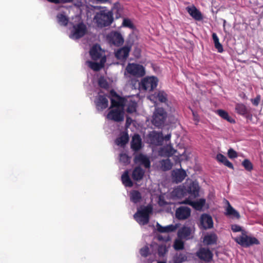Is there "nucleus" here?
<instances>
[{"mask_svg":"<svg viewBox=\"0 0 263 263\" xmlns=\"http://www.w3.org/2000/svg\"><path fill=\"white\" fill-rule=\"evenodd\" d=\"M243 117L250 121H251L253 118V116L249 110L247 112L246 115H244Z\"/></svg>","mask_w":263,"mask_h":263,"instance_id":"nucleus-60","label":"nucleus"},{"mask_svg":"<svg viewBox=\"0 0 263 263\" xmlns=\"http://www.w3.org/2000/svg\"><path fill=\"white\" fill-rule=\"evenodd\" d=\"M216 159L217 161L222 163L227 159V158L223 154L219 153L217 155Z\"/></svg>","mask_w":263,"mask_h":263,"instance_id":"nucleus-57","label":"nucleus"},{"mask_svg":"<svg viewBox=\"0 0 263 263\" xmlns=\"http://www.w3.org/2000/svg\"><path fill=\"white\" fill-rule=\"evenodd\" d=\"M172 167V163L169 159L163 160L161 162V168L164 171L170 170Z\"/></svg>","mask_w":263,"mask_h":263,"instance_id":"nucleus-45","label":"nucleus"},{"mask_svg":"<svg viewBox=\"0 0 263 263\" xmlns=\"http://www.w3.org/2000/svg\"><path fill=\"white\" fill-rule=\"evenodd\" d=\"M214 47L219 53H222L223 51L222 45L219 42L214 43Z\"/></svg>","mask_w":263,"mask_h":263,"instance_id":"nucleus-55","label":"nucleus"},{"mask_svg":"<svg viewBox=\"0 0 263 263\" xmlns=\"http://www.w3.org/2000/svg\"><path fill=\"white\" fill-rule=\"evenodd\" d=\"M149 248L145 246L140 250V253L141 256L146 257L149 254Z\"/></svg>","mask_w":263,"mask_h":263,"instance_id":"nucleus-52","label":"nucleus"},{"mask_svg":"<svg viewBox=\"0 0 263 263\" xmlns=\"http://www.w3.org/2000/svg\"><path fill=\"white\" fill-rule=\"evenodd\" d=\"M215 113L219 116L222 119L226 120L230 123H235V120L233 118H231L228 112L226 110L221 109H217L215 110Z\"/></svg>","mask_w":263,"mask_h":263,"instance_id":"nucleus-31","label":"nucleus"},{"mask_svg":"<svg viewBox=\"0 0 263 263\" xmlns=\"http://www.w3.org/2000/svg\"><path fill=\"white\" fill-rule=\"evenodd\" d=\"M193 199L187 200L185 203H187L192 206L195 210L197 211H202L203 207L206 203L205 199L203 198H200L196 200H193Z\"/></svg>","mask_w":263,"mask_h":263,"instance_id":"nucleus-18","label":"nucleus"},{"mask_svg":"<svg viewBox=\"0 0 263 263\" xmlns=\"http://www.w3.org/2000/svg\"><path fill=\"white\" fill-rule=\"evenodd\" d=\"M119 161L124 165H127L130 162V157L125 153H121L119 155Z\"/></svg>","mask_w":263,"mask_h":263,"instance_id":"nucleus-44","label":"nucleus"},{"mask_svg":"<svg viewBox=\"0 0 263 263\" xmlns=\"http://www.w3.org/2000/svg\"><path fill=\"white\" fill-rule=\"evenodd\" d=\"M95 102L98 110L102 111L108 107V99L104 95H99Z\"/></svg>","mask_w":263,"mask_h":263,"instance_id":"nucleus-17","label":"nucleus"},{"mask_svg":"<svg viewBox=\"0 0 263 263\" xmlns=\"http://www.w3.org/2000/svg\"><path fill=\"white\" fill-rule=\"evenodd\" d=\"M178 224H170L166 226H162L158 222L157 223L156 227L157 230L160 233H168L174 232L178 227Z\"/></svg>","mask_w":263,"mask_h":263,"instance_id":"nucleus-25","label":"nucleus"},{"mask_svg":"<svg viewBox=\"0 0 263 263\" xmlns=\"http://www.w3.org/2000/svg\"><path fill=\"white\" fill-rule=\"evenodd\" d=\"M114 13L109 11L106 7L97 12L93 20L98 26L101 28L109 26L114 21Z\"/></svg>","mask_w":263,"mask_h":263,"instance_id":"nucleus-2","label":"nucleus"},{"mask_svg":"<svg viewBox=\"0 0 263 263\" xmlns=\"http://www.w3.org/2000/svg\"><path fill=\"white\" fill-rule=\"evenodd\" d=\"M148 138L151 144L156 145L161 144L162 140L160 138V134L159 133L153 132L152 134L149 135Z\"/></svg>","mask_w":263,"mask_h":263,"instance_id":"nucleus-34","label":"nucleus"},{"mask_svg":"<svg viewBox=\"0 0 263 263\" xmlns=\"http://www.w3.org/2000/svg\"><path fill=\"white\" fill-rule=\"evenodd\" d=\"M214 223L212 216L207 213H203L200 217L199 227L203 230L210 229L213 228Z\"/></svg>","mask_w":263,"mask_h":263,"instance_id":"nucleus-11","label":"nucleus"},{"mask_svg":"<svg viewBox=\"0 0 263 263\" xmlns=\"http://www.w3.org/2000/svg\"><path fill=\"white\" fill-rule=\"evenodd\" d=\"M217 236L214 232L207 233L203 237V242L204 245L209 246L216 245L217 241Z\"/></svg>","mask_w":263,"mask_h":263,"instance_id":"nucleus-24","label":"nucleus"},{"mask_svg":"<svg viewBox=\"0 0 263 263\" xmlns=\"http://www.w3.org/2000/svg\"><path fill=\"white\" fill-rule=\"evenodd\" d=\"M80 22H83L80 14H75L74 16H72L71 17H69L67 16V25L68 23H69L73 27L76 24H77Z\"/></svg>","mask_w":263,"mask_h":263,"instance_id":"nucleus-39","label":"nucleus"},{"mask_svg":"<svg viewBox=\"0 0 263 263\" xmlns=\"http://www.w3.org/2000/svg\"><path fill=\"white\" fill-rule=\"evenodd\" d=\"M176 150L174 149L172 145H167L163 148H161L159 151L160 155L165 157H171L173 156Z\"/></svg>","mask_w":263,"mask_h":263,"instance_id":"nucleus-30","label":"nucleus"},{"mask_svg":"<svg viewBox=\"0 0 263 263\" xmlns=\"http://www.w3.org/2000/svg\"><path fill=\"white\" fill-rule=\"evenodd\" d=\"M75 6H77L78 7H79L81 11H82V9L80 8L81 7H85L86 15H87V17H91V16H92L91 11H93L94 12V11L96 10H99L100 9V7H99L98 6H91L90 7H89L88 6H85V5H83L81 2H80V3H79L78 4H76Z\"/></svg>","mask_w":263,"mask_h":263,"instance_id":"nucleus-36","label":"nucleus"},{"mask_svg":"<svg viewBox=\"0 0 263 263\" xmlns=\"http://www.w3.org/2000/svg\"><path fill=\"white\" fill-rule=\"evenodd\" d=\"M235 110L237 114L243 116L249 110L244 104L238 103L235 104Z\"/></svg>","mask_w":263,"mask_h":263,"instance_id":"nucleus-37","label":"nucleus"},{"mask_svg":"<svg viewBox=\"0 0 263 263\" xmlns=\"http://www.w3.org/2000/svg\"><path fill=\"white\" fill-rule=\"evenodd\" d=\"M198 257L204 261L210 262L213 258V253L209 248H201L197 252Z\"/></svg>","mask_w":263,"mask_h":263,"instance_id":"nucleus-14","label":"nucleus"},{"mask_svg":"<svg viewBox=\"0 0 263 263\" xmlns=\"http://www.w3.org/2000/svg\"><path fill=\"white\" fill-rule=\"evenodd\" d=\"M167 118L171 124H176L178 122V119L173 115H168Z\"/></svg>","mask_w":263,"mask_h":263,"instance_id":"nucleus-56","label":"nucleus"},{"mask_svg":"<svg viewBox=\"0 0 263 263\" xmlns=\"http://www.w3.org/2000/svg\"><path fill=\"white\" fill-rule=\"evenodd\" d=\"M122 26L124 27H128L130 29H134L135 26L131 21V20L129 18H124L122 22Z\"/></svg>","mask_w":263,"mask_h":263,"instance_id":"nucleus-51","label":"nucleus"},{"mask_svg":"<svg viewBox=\"0 0 263 263\" xmlns=\"http://www.w3.org/2000/svg\"><path fill=\"white\" fill-rule=\"evenodd\" d=\"M135 163H139L143 165L145 168H149L151 165V162L149 158L143 154H140L136 155L134 158Z\"/></svg>","mask_w":263,"mask_h":263,"instance_id":"nucleus-22","label":"nucleus"},{"mask_svg":"<svg viewBox=\"0 0 263 263\" xmlns=\"http://www.w3.org/2000/svg\"><path fill=\"white\" fill-rule=\"evenodd\" d=\"M158 79L155 76H147L141 79V91H152L157 86Z\"/></svg>","mask_w":263,"mask_h":263,"instance_id":"nucleus-5","label":"nucleus"},{"mask_svg":"<svg viewBox=\"0 0 263 263\" xmlns=\"http://www.w3.org/2000/svg\"><path fill=\"white\" fill-rule=\"evenodd\" d=\"M174 248L176 250H181L184 249V243L181 240H176L174 243Z\"/></svg>","mask_w":263,"mask_h":263,"instance_id":"nucleus-49","label":"nucleus"},{"mask_svg":"<svg viewBox=\"0 0 263 263\" xmlns=\"http://www.w3.org/2000/svg\"><path fill=\"white\" fill-rule=\"evenodd\" d=\"M228 156L230 159H235L238 157L237 153L232 148L229 149Z\"/></svg>","mask_w":263,"mask_h":263,"instance_id":"nucleus-53","label":"nucleus"},{"mask_svg":"<svg viewBox=\"0 0 263 263\" xmlns=\"http://www.w3.org/2000/svg\"><path fill=\"white\" fill-rule=\"evenodd\" d=\"M191 210L186 206H180L176 209L175 216L179 220H184L191 216Z\"/></svg>","mask_w":263,"mask_h":263,"instance_id":"nucleus-13","label":"nucleus"},{"mask_svg":"<svg viewBox=\"0 0 263 263\" xmlns=\"http://www.w3.org/2000/svg\"><path fill=\"white\" fill-rule=\"evenodd\" d=\"M231 229L233 232H241V236H243V235L246 233L245 230H244L241 226L236 224H231Z\"/></svg>","mask_w":263,"mask_h":263,"instance_id":"nucleus-47","label":"nucleus"},{"mask_svg":"<svg viewBox=\"0 0 263 263\" xmlns=\"http://www.w3.org/2000/svg\"><path fill=\"white\" fill-rule=\"evenodd\" d=\"M124 9L123 6L119 2H116L114 3L111 10L115 14L116 19H118L121 17V13Z\"/></svg>","mask_w":263,"mask_h":263,"instance_id":"nucleus-27","label":"nucleus"},{"mask_svg":"<svg viewBox=\"0 0 263 263\" xmlns=\"http://www.w3.org/2000/svg\"><path fill=\"white\" fill-rule=\"evenodd\" d=\"M154 97L161 103H164L169 106L167 100V95L164 90H158L154 94Z\"/></svg>","mask_w":263,"mask_h":263,"instance_id":"nucleus-28","label":"nucleus"},{"mask_svg":"<svg viewBox=\"0 0 263 263\" xmlns=\"http://www.w3.org/2000/svg\"><path fill=\"white\" fill-rule=\"evenodd\" d=\"M178 236L180 239L188 240L193 237L192 235V229L190 227L183 226L178 231Z\"/></svg>","mask_w":263,"mask_h":263,"instance_id":"nucleus-19","label":"nucleus"},{"mask_svg":"<svg viewBox=\"0 0 263 263\" xmlns=\"http://www.w3.org/2000/svg\"><path fill=\"white\" fill-rule=\"evenodd\" d=\"M101 47L99 45H93L90 49L89 54L91 58L95 61L99 60L101 57L100 50Z\"/></svg>","mask_w":263,"mask_h":263,"instance_id":"nucleus-26","label":"nucleus"},{"mask_svg":"<svg viewBox=\"0 0 263 263\" xmlns=\"http://www.w3.org/2000/svg\"><path fill=\"white\" fill-rule=\"evenodd\" d=\"M200 186L196 181L186 180L182 185L175 187L171 194L172 198L180 199L187 196L186 199H194L199 196Z\"/></svg>","mask_w":263,"mask_h":263,"instance_id":"nucleus-1","label":"nucleus"},{"mask_svg":"<svg viewBox=\"0 0 263 263\" xmlns=\"http://www.w3.org/2000/svg\"><path fill=\"white\" fill-rule=\"evenodd\" d=\"M129 136L127 133L125 132L122 135L117 138L115 140L116 144L121 147H124L128 142Z\"/></svg>","mask_w":263,"mask_h":263,"instance_id":"nucleus-33","label":"nucleus"},{"mask_svg":"<svg viewBox=\"0 0 263 263\" xmlns=\"http://www.w3.org/2000/svg\"><path fill=\"white\" fill-rule=\"evenodd\" d=\"M227 202L228 205L227 208V212L226 213V215L232 218H236L237 219H239L240 218L239 213L231 205L228 201H227Z\"/></svg>","mask_w":263,"mask_h":263,"instance_id":"nucleus-32","label":"nucleus"},{"mask_svg":"<svg viewBox=\"0 0 263 263\" xmlns=\"http://www.w3.org/2000/svg\"><path fill=\"white\" fill-rule=\"evenodd\" d=\"M99 86L103 88H107L109 86L108 83L106 80L103 77H101L98 80Z\"/></svg>","mask_w":263,"mask_h":263,"instance_id":"nucleus-48","label":"nucleus"},{"mask_svg":"<svg viewBox=\"0 0 263 263\" xmlns=\"http://www.w3.org/2000/svg\"><path fill=\"white\" fill-rule=\"evenodd\" d=\"M72 28V33L69 35V37L73 40H78L82 37L87 31V27L83 22L76 24Z\"/></svg>","mask_w":263,"mask_h":263,"instance_id":"nucleus-9","label":"nucleus"},{"mask_svg":"<svg viewBox=\"0 0 263 263\" xmlns=\"http://www.w3.org/2000/svg\"><path fill=\"white\" fill-rule=\"evenodd\" d=\"M65 8L63 6H58L57 10L59 12L57 15V20L58 24L61 26H66V12Z\"/></svg>","mask_w":263,"mask_h":263,"instance_id":"nucleus-20","label":"nucleus"},{"mask_svg":"<svg viewBox=\"0 0 263 263\" xmlns=\"http://www.w3.org/2000/svg\"><path fill=\"white\" fill-rule=\"evenodd\" d=\"M167 113L165 109L159 106L155 107L151 122L152 124L158 128H162L166 125Z\"/></svg>","mask_w":263,"mask_h":263,"instance_id":"nucleus-3","label":"nucleus"},{"mask_svg":"<svg viewBox=\"0 0 263 263\" xmlns=\"http://www.w3.org/2000/svg\"><path fill=\"white\" fill-rule=\"evenodd\" d=\"M105 61V58H103L101 60V63H97L92 61H87L89 67L95 71H99L103 66L104 63Z\"/></svg>","mask_w":263,"mask_h":263,"instance_id":"nucleus-38","label":"nucleus"},{"mask_svg":"<svg viewBox=\"0 0 263 263\" xmlns=\"http://www.w3.org/2000/svg\"><path fill=\"white\" fill-rule=\"evenodd\" d=\"M110 96L111 102L110 108H120L126 106V103L127 102V100L124 97H121L114 90L112 89L110 90Z\"/></svg>","mask_w":263,"mask_h":263,"instance_id":"nucleus-8","label":"nucleus"},{"mask_svg":"<svg viewBox=\"0 0 263 263\" xmlns=\"http://www.w3.org/2000/svg\"><path fill=\"white\" fill-rule=\"evenodd\" d=\"M225 166H227L228 167L234 169V166L233 164L228 159H227L223 163Z\"/></svg>","mask_w":263,"mask_h":263,"instance_id":"nucleus-58","label":"nucleus"},{"mask_svg":"<svg viewBox=\"0 0 263 263\" xmlns=\"http://www.w3.org/2000/svg\"><path fill=\"white\" fill-rule=\"evenodd\" d=\"M142 147L143 144L141 136L138 134H134L130 141V148L135 152H137L140 151Z\"/></svg>","mask_w":263,"mask_h":263,"instance_id":"nucleus-15","label":"nucleus"},{"mask_svg":"<svg viewBox=\"0 0 263 263\" xmlns=\"http://www.w3.org/2000/svg\"><path fill=\"white\" fill-rule=\"evenodd\" d=\"M261 100V96L260 95H257L255 98L251 99L250 101L254 106H258Z\"/></svg>","mask_w":263,"mask_h":263,"instance_id":"nucleus-54","label":"nucleus"},{"mask_svg":"<svg viewBox=\"0 0 263 263\" xmlns=\"http://www.w3.org/2000/svg\"><path fill=\"white\" fill-rule=\"evenodd\" d=\"M234 241L242 247L249 248L253 245H258L260 242L256 237L249 236L246 233L243 236H239L234 238Z\"/></svg>","mask_w":263,"mask_h":263,"instance_id":"nucleus-6","label":"nucleus"},{"mask_svg":"<svg viewBox=\"0 0 263 263\" xmlns=\"http://www.w3.org/2000/svg\"><path fill=\"white\" fill-rule=\"evenodd\" d=\"M110 41L116 46H120L124 43V39L119 32L115 31L110 35Z\"/></svg>","mask_w":263,"mask_h":263,"instance_id":"nucleus-21","label":"nucleus"},{"mask_svg":"<svg viewBox=\"0 0 263 263\" xmlns=\"http://www.w3.org/2000/svg\"><path fill=\"white\" fill-rule=\"evenodd\" d=\"M132 43L125 45L124 47L118 49L115 52V57L118 60L122 61H125L129 55V53L131 50Z\"/></svg>","mask_w":263,"mask_h":263,"instance_id":"nucleus-12","label":"nucleus"},{"mask_svg":"<svg viewBox=\"0 0 263 263\" xmlns=\"http://www.w3.org/2000/svg\"><path fill=\"white\" fill-rule=\"evenodd\" d=\"M158 240H159V241H164V242H167V241H168L170 240V238L168 236H167V237H163L162 235H159L158 236Z\"/></svg>","mask_w":263,"mask_h":263,"instance_id":"nucleus-59","label":"nucleus"},{"mask_svg":"<svg viewBox=\"0 0 263 263\" xmlns=\"http://www.w3.org/2000/svg\"><path fill=\"white\" fill-rule=\"evenodd\" d=\"M142 196L140 192L138 190H133L130 193V199L134 203H137L141 200Z\"/></svg>","mask_w":263,"mask_h":263,"instance_id":"nucleus-40","label":"nucleus"},{"mask_svg":"<svg viewBox=\"0 0 263 263\" xmlns=\"http://www.w3.org/2000/svg\"><path fill=\"white\" fill-rule=\"evenodd\" d=\"M138 78H132L129 81V85L131 88L133 89H138L141 91V81L140 82L138 79Z\"/></svg>","mask_w":263,"mask_h":263,"instance_id":"nucleus-41","label":"nucleus"},{"mask_svg":"<svg viewBox=\"0 0 263 263\" xmlns=\"http://www.w3.org/2000/svg\"><path fill=\"white\" fill-rule=\"evenodd\" d=\"M127 106L126 111L128 113L132 114L136 111L137 104L135 101H130L127 104H126Z\"/></svg>","mask_w":263,"mask_h":263,"instance_id":"nucleus-43","label":"nucleus"},{"mask_svg":"<svg viewBox=\"0 0 263 263\" xmlns=\"http://www.w3.org/2000/svg\"><path fill=\"white\" fill-rule=\"evenodd\" d=\"M124 107H117L111 110L107 118L116 122H121L124 120Z\"/></svg>","mask_w":263,"mask_h":263,"instance_id":"nucleus-10","label":"nucleus"},{"mask_svg":"<svg viewBox=\"0 0 263 263\" xmlns=\"http://www.w3.org/2000/svg\"><path fill=\"white\" fill-rule=\"evenodd\" d=\"M121 180L123 184L125 187H131L133 186V182L128 175V171L126 170L121 176Z\"/></svg>","mask_w":263,"mask_h":263,"instance_id":"nucleus-35","label":"nucleus"},{"mask_svg":"<svg viewBox=\"0 0 263 263\" xmlns=\"http://www.w3.org/2000/svg\"><path fill=\"white\" fill-rule=\"evenodd\" d=\"M153 212L152 205H141L137 212L134 215V218L140 224L145 225L149 220V214Z\"/></svg>","mask_w":263,"mask_h":263,"instance_id":"nucleus-4","label":"nucleus"},{"mask_svg":"<svg viewBox=\"0 0 263 263\" xmlns=\"http://www.w3.org/2000/svg\"><path fill=\"white\" fill-rule=\"evenodd\" d=\"M187 259V256L184 253H177L174 257V263H182Z\"/></svg>","mask_w":263,"mask_h":263,"instance_id":"nucleus-42","label":"nucleus"},{"mask_svg":"<svg viewBox=\"0 0 263 263\" xmlns=\"http://www.w3.org/2000/svg\"><path fill=\"white\" fill-rule=\"evenodd\" d=\"M126 71L136 78H141L145 74L144 67L137 63H128L126 66Z\"/></svg>","mask_w":263,"mask_h":263,"instance_id":"nucleus-7","label":"nucleus"},{"mask_svg":"<svg viewBox=\"0 0 263 263\" xmlns=\"http://www.w3.org/2000/svg\"><path fill=\"white\" fill-rule=\"evenodd\" d=\"M171 135L170 134H167L165 136L164 139L165 141H169L171 139Z\"/></svg>","mask_w":263,"mask_h":263,"instance_id":"nucleus-64","label":"nucleus"},{"mask_svg":"<svg viewBox=\"0 0 263 263\" xmlns=\"http://www.w3.org/2000/svg\"><path fill=\"white\" fill-rule=\"evenodd\" d=\"M144 170L140 166L136 167L132 173V178L135 181L141 180L144 175Z\"/></svg>","mask_w":263,"mask_h":263,"instance_id":"nucleus-29","label":"nucleus"},{"mask_svg":"<svg viewBox=\"0 0 263 263\" xmlns=\"http://www.w3.org/2000/svg\"><path fill=\"white\" fill-rule=\"evenodd\" d=\"M212 36L214 42V44L219 41V38L216 33L213 32L212 34Z\"/></svg>","mask_w":263,"mask_h":263,"instance_id":"nucleus-61","label":"nucleus"},{"mask_svg":"<svg viewBox=\"0 0 263 263\" xmlns=\"http://www.w3.org/2000/svg\"><path fill=\"white\" fill-rule=\"evenodd\" d=\"M192 114L194 117V120L196 121H199V117H198V115H197V114L196 112H195L194 111H193V110H192Z\"/></svg>","mask_w":263,"mask_h":263,"instance_id":"nucleus-62","label":"nucleus"},{"mask_svg":"<svg viewBox=\"0 0 263 263\" xmlns=\"http://www.w3.org/2000/svg\"><path fill=\"white\" fill-rule=\"evenodd\" d=\"M242 165L245 167V170L247 171L251 172L253 168V166L251 162L248 159H245L242 162Z\"/></svg>","mask_w":263,"mask_h":263,"instance_id":"nucleus-46","label":"nucleus"},{"mask_svg":"<svg viewBox=\"0 0 263 263\" xmlns=\"http://www.w3.org/2000/svg\"><path fill=\"white\" fill-rule=\"evenodd\" d=\"M167 251V248L165 245H159L158 248V254L160 257H163Z\"/></svg>","mask_w":263,"mask_h":263,"instance_id":"nucleus-50","label":"nucleus"},{"mask_svg":"<svg viewBox=\"0 0 263 263\" xmlns=\"http://www.w3.org/2000/svg\"><path fill=\"white\" fill-rule=\"evenodd\" d=\"M186 9L189 14L195 20L200 21L203 19L201 12L195 6L187 7Z\"/></svg>","mask_w":263,"mask_h":263,"instance_id":"nucleus-23","label":"nucleus"},{"mask_svg":"<svg viewBox=\"0 0 263 263\" xmlns=\"http://www.w3.org/2000/svg\"><path fill=\"white\" fill-rule=\"evenodd\" d=\"M186 176V172L182 168L174 170L172 172V180L176 183L182 182Z\"/></svg>","mask_w":263,"mask_h":263,"instance_id":"nucleus-16","label":"nucleus"},{"mask_svg":"<svg viewBox=\"0 0 263 263\" xmlns=\"http://www.w3.org/2000/svg\"><path fill=\"white\" fill-rule=\"evenodd\" d=\"M132 120L130 117L126 116V124H130L131 123Z\"/></svg>","mask_w":263,"mask_h":263,"instance_id":"nucleus-63","label":"nucleus"}]
</instances>
